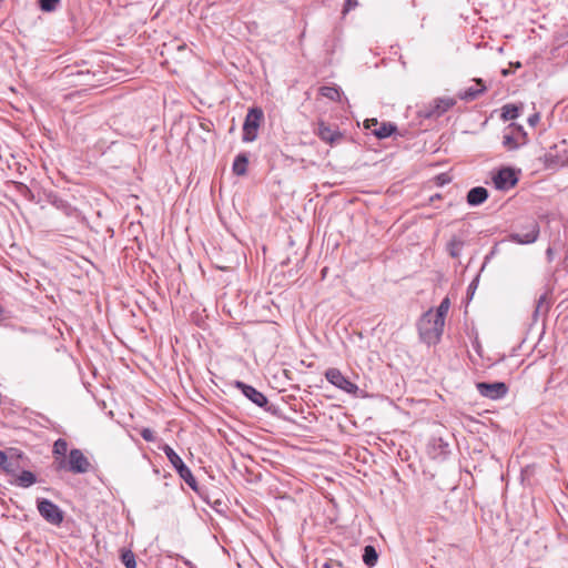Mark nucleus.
Listing matches in <instances>:
<instances>
[{"label": "nucleus", "mask_w": 568, "mask_h": 568, "mask_svg": "<svg viewBox=\"0 0 568 568\" xmlns=\"http://www.w3.org/2000/svg\"><path fill=\"white\" fill-rule=\"evenodd\" d=\"M212 125H213L212 122L210 120H205V119L203 121H201V123H200L201 129L204 131H207V132L211 130Z\"/></svg>", "instance_id": "obj_38"}, {"label": "nucleus", "mask_w": 568, "mask_h": 568, "mask_svg": "<svg viewBox=\"0 0 568 568\" xmlns=\"http://www.w3.org/2000/svg\"><path fill=\"white\" fill-rule=\"evenodd\" d=\"M322 568H332V566L328 562H325Z\"/></svg>", "instance_id": "obj_47"}, {"label": "nucleus", "mask_w": 568, "mask_h": 568, "mask_svg": "<svg viewBox=\"0 0 568 568\" xmlns=\"http://www.w3.org/2000/svg\"><path fill=\"white\" fill-rule=\"evenodd\" d=\"M264 119L263 110L258 106L251 108L243 123V142H253L257 138V130Z\"/></svg>", "instance_id": "obj_8"}, {"label": "nucleus", "mask_w": 568, "mask_h": 568, "mask_svg": "<svg viewBox=\"0 0 568 568\" xmlns=\"http://www.w3.org/2000/svg\"><path fill=\"white\" fill-rule=\"evenodd\" d=\"M550 310V303L547 300V294H542L536 302L535 311L532 314L534 322L538 321L540 315L546 316Z\"/></svg>", "instance_id": "obj_21"}, {"label": "nucleus", "mask_w": 568, "mask_h": 568, "mask_svg": "<svg viewBox=\"0 0 568 568\" xmlns=\"http://www.w3.org/2000/svg\"><path fill=\"white\" fill-rule=\"evenodd\" d=\"M511 73H513V71H511V70H509V69H503V70H501V74H503L504 77H508V75H509V74H511Z\"/></svg>", "instance_id": "obj_45"}, {"label": "nucleus", "mask_w": 568, "mask_h": 568, "mask_svg": "<svg viewBox=\"0 0 568 568\" xmlns=\"http://www.w3.org/2000/svg\"><path fill=\"white\" fill-rule=\"evenodd\" d=\"M455 104L456 100L454 98H436L428 104L423 105L418 111V114L425 119H438Z\"/></svg>", "instance_id": "obj_9"}, {"label": "nucleus", "mask_w": 568, "mask_h": 568, "mask_svg": "<svg viewBox=\"0 0 568 568\" xmlns=\"http://www.w3.org/2000/svg\"><path fill=\"white\" fill-rule=\"evenodd\" d=\"M554 383V377H551L548 382V384L551 386V384Z\"/></svg>", "instance_id": "obj_48"}, {"label": "nucleus", "mask_w": 568, "mask_h": 568, "mask_svg": "<svg viewBox=\"0 0 568 568\" xmlns=\"http://www.w3.org/2000/svg\"><path fill=\"white\" fill-rule=\"evenodd\" d=\"M320 94L331 101H338L341 98V89L337 87L323 85L320 88Z\"/></svg>", "instance_id": "obj_26"}, {"label": "nucleus", "mask_w": 568, "mask_h": 568, "mask_svg": "<svg viewBox=\"0 0 568 568\" xmlns=\"http://www.w3.org/2000/svg\"><path fill=\"white\" fill-rule=\"evenodd\" d=\"M449 306H450L449 298L445 297L440 302V304L438 305L436 311L433 310V317L436 318L439 324H444L445 325V318H446L447 313L449 311Z\"/></svg>", "instance_id": "obj_24"}, {"label": "nucleus", "mask_w": 568, "mask_h": 568, "mask_svg": "<svg viewBox=\"0 0 568 568\" xmlns=\"http://www.w3.org/2000/svg\"><path fill=\"white\" fill-rule=\"evenodd\" d=\"M540 234V226L534 219H528L524 223L516 225L504 241H509L520 245H528L535 243Z\"/></svg>", "instance_id": "obj_3"}, {"label": "nucleus", "mask_w": 568, "mask_h": 568, "mask_svg": "<svg viewBox=\"0 0 568 568\" xmlns=\"http://www.w3.org/2000/svg\"><path fill=\"white\" fill-rule=\"evenodd\" d=\"M180 558H181L182 562H183L185 566H187L189 568H193V564H192L189 559H186V558H184V557H182V556H181Z\"/></svg>", "instance_id": "obj_42"}, {"label": "nucleus", "mask_w": 568, "mask_h": 568, "mask_svg": "<svg viewBox=\"0 0 568 568\" xmlns=\"http://www.w3.org/2000/svg\"><path fill=\"white\" fill-rule=\"evenodd\" d=\"M507 130H513V132L515 133V136L521 141L523 144L526 143L527 141V134L524 130V128L519 124H516V123H510L508 126H507Z\"/></svg>", "instance_id": "obj_30"}, {"label": "nucleus", "mask_w": 568, "mask_h": 568, "mask_svg": "<svg viewBox=\"0 0 568 568\" xmlns=\"http://www.w3.org/2000/svg\"><path fill=\"white\" fill-rule=\"evenodd\" d=\"M378 121L377 119H368L365 121V128L368 129V130H373V126H378Z\"/></svg>", "instance_id": "obj_37"}, {"label": "nucleus", "mask_w": 568, "mask_h": 568, "mask_svg": "<svg viewBox=\"0 0 568 568\" xmlns=\"http://www.w3.org/2000/svg\"><path fill=\"white\" fill-rule=\"evenodd\" d=\"M476 388L483 397L493 400L504 398L508 393V386L504 382H479L476 384Z\"/></svg>", "instance_id": "obj_11"}, {"label": "nucleus", "mask_w": 568, "mask_h": 568, "mask_svg": "<svg viewBox=\"0 0 568 568\" xmlns=\"http://www.w3.org/2000/svg\"><path fill=\"white\" fill-rule=\"evenodd\" d=\"M121 561L125 566V568H136L135 555L132 550H122L121 552Z\"/></svg>", "instance_id": "obj_29"}, {"label": "nucleus", "mask_w": 568, "mask_h": 568, "mask_svg": "<svg viewBox=\"0 0 568 568\" xmlns=\"http://www.w3.org/2000/svg\"><path fill=\"white\" fill-rule=\"evenodd\" d=\"M234 387L256 406L260 408H263L265 412L270 413L273 416H280V408L278 406H275L271 404L267 399V397L260 390H257L252 385L245 384L241 381L234 382Z\"/></svg>", "instance_id": "obj_4"}, {"label": "nucleus", "mask_w": 568, "mask_h": 568, "mask_svg": "<svg viewBox=\"0 0 568 568\" xmlns=\"http://www.w3.org/2000/svg\"><path fill=\"white\" fill-rule=\"evenodd\" d=\"M444 324H439L438 321L433 317V308H429L423 313L417 321L419 341L428 346L438 344L444 332Z\"/></svg>", "instance_id": "obj_2"}, {"label": "nucleus", "mask_w": 568, "mask_h": 568, "mask_svg": "<svg viewBox=\"0 0 568 568\" xmlns=\"http://www.w3.org/2000/svg\"><path fill=\"white\" fill-rule=\"evenodd\" d=\"M474 81L476 82V84H477L479 88H473V87H470V88H468V89H466V90H464V91H460V92L458 93V98H459L460 100H464V101H474V100H476L480 94H483V93L487 90V88H486V85H485V83H484L483 79L477 78V79H475Z\"/></svg>", "instance_id": "obj_17"}, {"label": "nucleus", "mask_w": 568, "mask_h": 568, "mask_svg": "<svg viewBox=\"0 0 568 568\" xmlns=\"http://www.w3.org/2000/svg\"><path fill=\"white\" fill-rule=\"evenodd\" d=\"M248 155L245 152L239 153L233 162L232 171L237 176H243L247 173Z\"/></svg>", "instance_id": "obj_18"}, {"label": "nucleus", "mask_w": 568, "mask_h": 568, "mask_svg": "<svg viewBox=\"0 0 568 568\" xmlns=\"http://www.w3.org/2000/svg\"><path fill=\"white\" fill-rule=\"evenodd\" d=\"M523 144L521 141H519L516 136L513 130H509V132L505 133L503 136V145L507 150H516L519 148V145Z\"/></svg>", "instance_id": "obj_27"}, {"label": "nucleus", "mask_w": 568, "mask_h": 568, "mask_svg": "<svg viewBox=\"0 0 568 568\" xmlns=\"http://www.w3.org/2000/svg\"><path fill=\"white\" fill-rule=\"evenodd\" d=\"M497 245L498 244H495L489 254L486 255L483 268L485 267L486 263L497 253Z\"/></svg>", "instance_id": "obj_39"}, {"label": "nucleus", "mask_w": 568, "mask_h": 568, "mask_svg": "<svg viewBox=\"0 0 568 568\" xmlns=\"http://www.w3.org/2000/svg\"><path fill=\"white\" fill-rule=\"evenodd\" d=\"M43 196L48 203L62 212L67 217L72 219L75 222H81L83 220L81 211L69 203L67 200L62 199L55 191L44 190Z\"/></svg>", "instance_id": "obj_7"}, {"label": "nucleus", "mask_w": 568, "mask_h": 568, "mask_svg": "<svg viewBox=\"0 0 568 568\" xmlns=\"http://www.w3.org/2000/svg\"><path fill=\"white\" fill-rule=\"evenodd\" d=\"M493 182L497 190L507 191L517 184L518 178L514 169L503 168L493 176Z\"/></svg>", "instance_id": "obj_12"}, {"label": "nucleus", "mask_w": 568, "mask_h": 568, "mask_svg": "<svg viewBox=\"0 0 568 568\" xmlns=\"http://www.w3.org/2000/svg\"><path fill=\"white\" fill-rule=\"evenodd\" d=\"M325 378L336 388L349 395L357 396L358 386L355 383H353L347 376H345L338 368H327L325 372Z\"/></svg>", "instance_id": "obj_10"}, {"label": "nucleus", "mask_w": 568, "mask_h": 568, "mask_svg": "<svg viewBox=\"0 0 568 568\" xmlns=\"http://www.w3.org/2000/svg\"><path fill=\"white\" fill-rule=\"evenodd\" d=\"M7 463L1 467L8 475H16V471L21 467L19 460L24 457L23 453L18 449H10V454L8 455Z\"/></svg>", "instance_id": "obj_15"}, {"label": "nucleus", "mask_w": 568, "mask_h": 568, "mask_svg": "<svg viewBox=\"0 0 568 568\" xmlns=\"http://www.w3.org/2000/svg\"><path fill=\"white\" fill-rule=\"evenodd\" d=\"M68 452V442L63 438H59L53 444L52 453L55 457L54 465L57 466V460H60L58 456L64 458Z\"/></svg>", "instance_id": "obj_25"}, {"label": "nucleus", "mask_w": 568, "mask_h": 568, "mask_svg": "<svg viewBox=\"0 0 568 568\" xmlns=\"http://www.w3.org/2000/svg\"><path fill=\"white\" fill-rule=\"evenodd\" d=\"M37 483V476L30 470H22L11 484L22 488H28Z\"/></svg>", "instance_id": "obj_20"}, {"label": "nucleus", "mask_w": 568, "mask_h": 568, "mask_svg": "<svg viewBox=\"0 0 568 568\" xmlns=\"http://www.w3.org/2000/svg\"><path fill=\"white\" fill-rule=\"evenodd\" d=\"M357 6V0H345L343 13H347L349 10L354 9Z\"/></svg>", "instance_id": "obj_35"}, {"label": "nucleus", "mask_w": 568, "mask_h": 568, "mask_svg": "<svg viewBox=\"0 0 568 568\" xmlns=\"http://www.w3.org/2000/svg\"><path fill=\"white\" fill-rule=\"evenodd\" d=\"M61 0H38L39 8L43 12H53Z\"/></svg>", "instance_id": "obj_31"}, {"label": "nucleus", "mask_w": 568, "mask_h": 568, "mask_svg": "<svg viewBox=\"0 0 568 568\" xmlns=\"http://www.w3.org/2000/svg\"><path fill=\"white\" fill-rule=\"evenodd\" d=\"M37 509L40 516L50 525L59 527L64 520V511L47 498H37Z\"/></svg>", "instance_id": "obj_6"}, {"label": "nucleus", "mask_w": 568, "mask_h": 568, "mask_svg": "<svg viewBox=\"0 0 568 568\" xmlns=\"http://www.w3.org/2000/svg\"><path fill=\"white\" fill-rule=\"evenodd\" d=\"M91 464L88 457L79 448H72L69 458L57 460V470L65 469L73 474H85L90 470Z\"/></svg>", "instance_id": "obj_5"}, {"label": "nucleus", "mask_w": 568, "mask_h": 568, "mask_svg": "<svg viewBox=\"0 0 568 568\" xmlns=\"http://www.w3.org/2000/svg\"><path fill=\"white\" fill-rule=\"evenodd\" d=\"M521 109H523V105L518 106V105L511 104V103L505 104L501 108V115H500V118L504 121L515 120V119H517L520 115V110Z\"/></svg>", "instance_id": "obj_23"}, {"label": "nucleus", "mask_w": 568, "mask_h": 568, "mask_svg": "<svg viewBox=\"0 0 568 568\" xmlns=\"http://www.w3.org/2000/svg\"><path fill=\"white\" fill-rule=\"evenodd\" d=\"M442 196L440 194H435L433 196H430V201L434 202L435 200H439Z\"/></svg>", "instance_id": "obj_46"}, {"label": "nucleus", "mask_w": 568, "mask_h": 568, "mask_svg": "<svg viewBox=\"0 0 568 568\" xmlns=\"http://www.w3.org/2000/svg\"><path fill=\"white\" fill-rule=\"evenodd\" d=\"M478 276L469 284L468 292L477 287Z\"/></svg>", "instance_id": "obj_41"}, {"label": "nucleus", "mask_w": 568, "mask_h": 568, "mask_svg": "<svg viewBox=\"0 0 568 568\" xmlns=\"http://www.w3.org/2000/svg\"><path fill=\"white\" fill-rule=\"evenodd\" d=\"M464 242L457 237H453L448 243V253L452 257L456 258L460 255Z\"/></svg>", "instance_id": "obj_28"}, {"label": "nucleus", "mask_w": 568, "mask_h": 568, "mask_svg": "<svg viewBox=\"0 0 568 568\" xmlns=\"http://www.w3.org/2000/svg\"><path fill=\"white\" fill-rule=\"evenodd\" d=\"M510 67L514 68V69H519V68H521V63L519 61L510 62Z\"/></svg>", "instance_id": "obj_44"}, {"label": "nucleus", "mask_w": 568, "mask_h": 568, "mask_svg": "<svg viewBox=\"0 0 568 568\" xmlns=\"http://www.w3.org/2000/svg\"><path fill=\"white\" fill-rule=\"evenodd\" d=\"M397 126L390 122H383L378 124L377 128L372 130V134L375 135L378 140H383L389 138L393 133H395Z\"/></svg>", "instance_id": "obj_19"}, {"label": "nucleus", "mask_w": 568, "mask_h": 568, "mask_svg": "<svg viewBox=\"0 0 568 568\" xmlns=\"http://www.w3.org/2000/svg\"><path fill=\"white\" fill-rule=\"evenodd\" d=\"M556 389V394L559 396H567L568 395V379H565L564 382L559 383L557 386H554Z\"/></svg>", "instance_id": "obj_34"}, {"label": "nucleus", "mask_w": 568, "mask_h": 568, "mask_svg": "<svg viewBox=\"0 0 568 568\" xmlns=\"http://www.w3.org/2000/svg\"><path fill=\"white\" fill-rule=\"evenodd\" d=\"M427 450L433 459H445L450 454L449 443L442 436H433L428 443Z\"/></svg>", "instance_id": "obj_14"}, {"label": "nucleus", "mask_w": 568, "mask_h": 568, "mask_svg": "<svg viewBox=\"0 0 568 568\" xmlns=\"http://www.w3.org/2000/svg\"><path fill=\"white\" fill-rule=\"evenodd\" d=\"M539 120H540V115H539V113H538V112H536V113L531 114V115L528 118V120H527V121H528V124H529L530 126H535V125H537V123L539 122Z\"/></svg>", "instance_id": "obj_36"}, {"label": "nucleus", "mask_w": 568, "mask_h": 568, "mask_svg": "<svg viewBox=\"0 0 568 568\" xmlns=\"http://www.w3.org/2000/svg\"><path fill=\"white\" fill-rule=\"evenodd\" d=\"M140 435L145 442H149V443L154 442L156 439L155 433L151 428H148V427L142 428L140 430Z\"/></svg>", "instance_id": "obj_32"}, {"label": "nucleus", "mask_w": 568, "mask_h": 568, "mask_svg": "<svg viewBox=\"0 0 568 568\" xmlns=\"http://www.w3.org/2000/svg\"><path fill=\"white\" fill-rule=\"evenodd\" d=\"M9 456L6 454V452L0 450V468L7 463V458Z\"/></svg>", "instance_id": "obj_40"}, {"label": "nucleus", "mask_w": 568, "mask_h": 568, "mask_svg": "<svg viewBox=\"0 0 568 568\" xmlns=\"http://www.w3.org/2000/svg\"><path fill=\"white\" fill-rule=\"evenodd\" d=\"M362 559L367 567H374L378 560V554L375 547L372 545H366L363 549Z\"/></svg>", "instance_id": "obj_22"}, {"label": "nucleus", "mask_w": 568, "mask_h": 568, "mask_svg": "<svg viewBox=\"0 0 568 568\" xmlns=\"http://www.w3.org/2000/svg\"><path fill=\"white\" fill-rule=\"evenodd\" d=\"M160 449L165 454L180 478L184 480L185 484L199 495V497L206 499L203 488L199 486L196 478L179 454L168 444H164Z\"/></svg>", "instance_id": "obj_1"}, {"label": "nucleus", "mask_w": 568, "mask_h": 568, "mask_svg": "<svg viewBox=\"0 0 568 568\" xmlns=\"http://www.w3.org/2000/svg\"><path fill=\"white\" fill-rule=\"evenodd\" d=\"M452 181V178L448 173H440L435 176V183L438 186H443L445 184H448Z\"/></svg>", "instance_id": "obj_33"}, {"label": "nucleus", "mask_w": 568, "mask_h": 568, "mask_svg": "<svg viewBox=\"0 0 568 568\" xmlns=\"http://www.w3.org/2000/svg\"><path fill=\"white\" fill-rule=\"evenodd\" d=\"M546 255H547V258L548 261H551L552 260V255H554V251L551 247H548L547 251H546Z\"/></svg>", "instance_id": "obj_43"}, {"label": "nucleus", "mask_w": 568, "mask_h": 568, "mask_svg": "<svg viewBox=\"0 0 568 568\" xmlns=\"http://www.w3.org/2000/svg\"><path fill=\"white\" fill-rule=\"evenodd\" d=\"M488 199V191L484 186L471 187L466 196V201L470 206H478Z\"/></svg>", "instance_id": "obj_16"}, {"label": "nucleus", "mask_w": 568, "mask_h": 568, "mask_svg": "<svg viewBox=\"0 0 568 568\" xmlns=\"http://www.w3.org/2000/svg\"><path fill=\"white\" fill-rule=\"evenodd\" d=\"M316 135L329 145L337 144L343 139V133L336 125H329L324 121H320L315 131Z\"/></svg>", "instance_id": "obj_13"}]
</instances>
